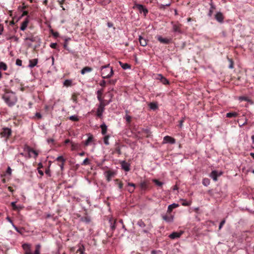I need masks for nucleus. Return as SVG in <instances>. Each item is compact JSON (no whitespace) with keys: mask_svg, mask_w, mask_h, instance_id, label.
<instances>
[{"mask_svg":"<svg viewBox=\"0 0 254 254\" xmlns=\"http://www.w3.org/2000/svg\"><path fill=\"white\" fill-rule=\"evenodd\" d=\"M2 99L6 105L11 107L14 106L17 102V97L14 92L9 90H6L2 95Z\"/></svg>","mask_w":254,"mask_h":254,"instance_id":"f257e3e1","label":"nucleus"},{"mask_svg":"<svg viewBox=\"0 0 254 254\" xmlns=\"http://www.w3.org/2000/svg\"><path fill=\"white\" fill-rule=\"evenodd\" d=\"M110 65L109 64H108L106 66H103L101 67V74L103 77V78H108L110 77L111 75V68H110L109 71L106 72V68L107 67H109Z\"/></svg>","mask_w":254,"mask_h":254,"instance_id":"f03ea898","label":"nucleus"},{"mask_svg":"<svg viewBox=\"0 0 254 254\" xmlns=\"http://www.w3.org/2000/svg\"><path fill=\"white\" fill-rule=\"evenodd\" d=\"M12 131L10 128L8 127H4L2 128V130L0 132V134L1 137H5L6 140L11 135Z\"/></svg>","mask_w":254,"mask_h":254,"instance_id":"7ed1b4c3","label":"nucleus"},{"mask_svg":"<svg viewBox=\"0 0 254 254\" xmlns=\"http://www.w3.org/2000/svg\"><path fill=\"white\" fill-rule=\"evenodd\" d=\"M133 8H136L140 13L143 12L144 16H146L148 12V10L143 5L135 3L133 6Z\"/></svg>","mask_w":254,"mask_h":254,"instance_id":"20e7f679","label":"nucleus"},{"mask_svg":"<svg viewBox=\"0 0 254 254\" xmlns=\"http://www.w3.org/2000/svg\"><path fill=\"white\" fill-rule=\"evenodd\" d=\"M171 24L173 27V31L174 32H177L179 33H182L181 26L182 24L179 23L178 22H175L174 21L171 22Z\"/></svg>","mask_w":254,"mask_h":254,"instance_id":"39448f33","label":"nucleus"},{"mask_svg":"<svg viewBox=\"0 0 254 254\" xmlns=\"http://www.w3.org/2000/svg\"><path fill=\"white\" fill-rule=\"evenodd\" d=\"M24 150L28 152L29 157H31V156L30 155V153H32L34 155V157L36 158L38 155V153L35 150H34L33 148H31L30 146L26 145L25 147Z\"/></svg>","mask_w":254,"mask_h":254,"instance_id":"423d86ee","label":"nucleus"},{"mask_svg":"<svg viewBox=\"0 0 254 254\" xmlns=\"http://www.w3.org/2000/svg\"><path fill=\"white\" fill-rule=\"evenodd\" d=\"M157 39L161 43L168 44L171 42V39L164 38L161 36L156 37Z\"/></svg>","mask_w":254,"mask_h":254,"instance_id":"0eeeda50","label":"nucleus"},{"mask_svg":"<svg viewBox=\"0 0 254 254\" xmlns=\"http://www.w3.org/2000/svg\"><path fill=\"white\" fill-rule=\"evenodd\" d=\"M106 104L104 103V101H101L100 105L97 110V116L98 117H100L102 115V112L104 110V108Z\"/></svg>","mask_w":254,"mask_h":254,"instance_id":"6e6552de","label":"nucleus"},{"mask_svg":"<svg viewBox=\"0 0 254 254\" xmlns=\"http://www.w3.org/2000/svg\"><path fill=\"white\" fill-rule=\"evenodd\" d=\"M183 233V231H180L179 232H174L169 235V238L172 239L180 238Z\"/></svg>","mask_w":254,"mask_h":254,"instance_id":"1a4fd4ad","label":"nucleus"},{"mask_svg":"<svg viewBox=\"0 0 254 254\" xmlns=\"http://www.w3.org/2000/svg\"><path fill=\"white\" fill-rule=\"evenodd\" d=\"M163 141L165 143H170L171 144H175L176 142V140L175 138L167 135L164 137Z\"/></svg>","mask_w":254,"mask_h":254,"instance_id":"9d476101","label":"nucleus"},{"mask_svg":"<svg viewBox=\"0 0 254 254\" xmlns=\"http://www.w3.org/2000/svg\"><path fill=\"white\" fill-rule=\"evenodd\" d=\"M173 216L171 213H167L163 216V219L164 220L167 222H172L173 220Z\"/></svg>","mask_w":254,"mask_h":254,"instance_id":"9b49d317","label":"nucleus"},{"mask_svg":"<svg viewBox=\"0 0 254 254\" xmlns=\"http://www.w3.org/2000/svg\"><path fill=\"white\" fill-rule=\"evenodd\" d=\"M157 79L160 80L161 82L164 85H167L169 83V80L161 74H158L157 75Z\"/></svg>","mask_w":254,"mask_h":254,"instance_id":"f8f14e48","label":"nucleus"},{"mask_svg":"<svg viewBox=\"0 0 254 254\" xmlns=\"http://www.w3.org/2000/svg\"><path fill=\"white\" fill-rule=\"evenodd\" d=\"M135 185L133 183H128L127 190L129 192L132 193L135 190Z\"/></svg>","mask_w":254,"mask_h":254,"instance_id":"ddd939ff","label":"nucleus"},{"mask_svg":"<svg viewBox=\"0 0 254 254\" xmlns=\"http://www.w3.org/2000/svg\"><path fill=\"white\" fill-rule=\"evenodd\" d=\"M122 168L125 171L128 172L130 170L129 168V164L126 162V161H122L121 163Z\"/></svg>","mask_w":254,"mask_h":254,"instance_id":"4468645a","label":"nucleus"},{"mask_svg":"<svg viewBox=\"0 0 254 254\" xmlns=\"http://www.w3.org/2000/svg\"><path fill=\"white\" fill-rule=\"evenodd\" d=\"M179 206V205L177 203H173L169 205L168 207L167 213H171L173 210Z\"/></svg>","mask_w":254,"mask_h":254,"instance_id":"2eb2a0df","label":"nucleus"},{"mask_svg":"<svg viewBox=\"0 0 254 254\" xmlns=\"http://www.w3.org/2000/svg\"><path fill=\"white\" fill-rule=\"evenodd\" d=\"M151 135V132L148 129H142L141 132L142 137H149Z\"/></svg>","mask_w":254,"mask_h":254,"instance_id":"dca6fc26","label":"nucleus"},{"mask_svg":"<svg viewBox=\"0 0 254 254\" xmlns=\"http://www.w3.org/2000/svg\"><path fill=\"white\" fill-rule=\"evenodd\" d=\"M215 18L219 22H222L224 19V16L220 12H217L215 15Z\"/></svg>","mask_w":254,"mask_h":254,"instance_id":"f3484780","label":"nucleus"},{"mask_svg":"<svg viewBox=\"0 0 254 254\" xmlns=\"http://www.w3.org/2000/svg\"><path fill=\"white\" fill-rule=\"evenodd\" d=\"M38 59H32V60H30L29 62V65L28 66L30 68H33L34 67V66H35L37 63H38Z\"/></svg>","mask_w":254,"mask_h":254,"instance_id":"a211bd4d","label":"nucleus"},{"mask_svg":"<svg viewBox=\"0 0 254 254\" xmlns=\"http://www.w3.org/2000/svg\"><path fill=\"white\" fill-rule=\"evenodd\" d=\"M139 41L140 43V45L142 47H145L147 44V40L145 38H144L141 36H139Z\"/></svg>","mask_w":254,"mask_h":254,"instance_id":"6ab92c4d","label":"nucleus"},{"mask_svg":"<svg viewBox=\"0 0 254 254\" xmlns=\"http://www.w3.org/2000/svg\"><path fill=\"white\" fill-rule=\"evenodd\" d=\"M28 23L29 20L28 19V18H26L25 20L22 23L21 25L20 26V29L22 31H24L27 27Z\"/></svg>","mask_w":254,"mask_h":254,"instance_id":"aec40b11","label":"nucleus"},{"mask_svg":"<svg viewBox=\"0 0 254 254\" xmlns=\"http://www.w3.org/2000/svg\"><path fill=\"white\" fill-rule=\"evenodd\" d=\"M115 185L120 190H122L123 187V183L119 180L116 179L114 180Z\"/></svg>","mask_w":254,"mask_h":254,"instance_id":"412c9836","label":"nucleus"},{"mask_svg":"<svg viewBox=\"0 0 254 254\" xmlns=\"http://www.w3.org/2000/svg\"><path fill=\"white\" fill-rule=\"evenodd\" d=\"M239 100L241 101H247L251 104H253V102L252 101V100L247 96H240L239 97Z\"/></svg>","mask_w":254,"mask_h":254,"instance_id":"4be33fe9","label":"nucleus"},{"mask_svg":"<svg viewBox=\"0 0 254 254\" xmlns=\"http://www.w3.org/2000/svg\"><path fill=\"white\" fill-rule=\"evenodd\" d=\"M139 185L141 189L146 190L148 188V183L146 181H141Z\"/></svg>","mask_w":254,"mask_h":254,"instance_id":"5701e85b","label":"nucleus"},{"mask_svg":"<svg viewBox=\"0 0 254 254\" xmlns=\"http://www.w3.org/2000/svg\"><path fill=\"white\" fill-rule=\"evenodd\" d=\"M92 70V68H91L89 66H85L81 70V73L82 74H84L86 73L91 72Z\"/></svg>","mask_w":254,"mask_h":254,"instance_id":"b1692460","label":"nucleus"},{"mask_svg":"<svg viewBox=\"0 0 254 254\" xmlns=\"http://www.w3.org/2000/svg\"><path fill=\"white\" fill-rule=\"evenodd\" d=\"M219 175L216 171H213L210 174V177L213 179L214 181H217V177Z\"/></svg>","mask_w":254,"mask_h":254,"instance_id":"393cba45","label":"nucleus"},{"mask_svg":"<svg viewBox=\"0 0 254 254\" xmlns=\"http://www.w3.org/2000/svg\"><path fill=\"white\" fill-rule=\"evenodd\" d=\"M119 63H120V65H121L122 67L124 69H129L131 68L130 65L127 63L124 64L121 62H119Z\"/></svg>","mask_w":254,"mask_h":254,"instance_id":"a878e982","label":"nucleus"},{"mask_svg":"<svg viewBox=\"0 0 254 254\" xmlns=\"http://www.w3.org/2000/svg\"><path fill=\"white\" fill-rule=\"evenodd\" d=\"M105 176L108 182H110L111 180V171L110 170H108V171L105 172Z\"/></svg>","mask_w":254,"mask_h":254,"instance_id":"bb28decb","label":"nucleus"},{"mask_svg":"<svg viewBox=\"0 0 254 254\" xmlns=\"http://www.w3.org/2000/svg\"><path fill=\"white\" fill-rule=\"evenodd\" d=\"M238 116V114L237 112H229L227 113L226 117L227 118H233V117H236Z\"/></svg>","mask_w":254,"mask_h":254,"instance_id":"cd10ccee","label":"nucleus"},{"mask_svg":"<svg viewBox=\"0 0 254 254\" xmlns=\"http://www.w3.org/2000/svg\"><path fill=\"white\" fill-rule=\"evenodd\" d=\"M210 8L208 13V15L211 16L213 13V10L215 9V6L212 3V2H211L210 3Z\"/></svg>","mask_w":254,"mask_h":254,"instance_id":"c85d7f7f","label":"nucleus"},{"mask_svg":"<svg viewBox=\"0 0 254 254\" xmlns=\"http://www.w3.org/2000/svg\"><path fill=\"white\" fill-rule=\"evenodd\" d=\"M11 205L14 210H19L21 208L20 206H17L16 205V202H12L11 203Z\"/></svg>","mask_w":254,"mask_h":254,"instance_id":"c756f323","label":"nucleus"},{"mask_svg":"<svg viewBox=\"0 0 254 254\" xmlns=\"http://www.w3.org/2000/svg\"><path fill=\"white\" fill-rule=\"evenodd\" d=\"M101 128L102 129V133L104 135L107 132V127L104 124L101 126Z\"/></svg>","mask_w":254,"mask_h":254,"instance_id":"7c9ffc66","label":"nucleus"},{"mask_svg":"<svg viewBox=\"0 0 254 254\" xmlns=\"http://www.w3.org/2000/svg\"><path fill=\"white\" fill-rule=\"evenodd\" d=\"M85 251V248L83 245H81L79 249L77 250L76 253H79L80 254H84V251Z\"/></svg>","mask_w":254,"mask_h":254,"instance_id":"2f4dec72","label":"nucleus"},{"mask_svg":"<svg viewBox=\"0 0 254 254\" xmlns=\"http://www.w3.org/2000/svg\"><path fill=\"white\" fill-rule=\"evenodd\" d=\"M72 85V80L70 79H66L64 82V85L66 87L71 86Z\"/></svg>","mask_w":254,"mask_h":254,"instance_id":"473e14b6","label":"nucleus"},{"mask_svg":"<svg viewBox=\"0 0 254 254\" xmlns=\"http://www.w3.org/2000/svg\"><path fill=\"white\" fill-rule=\"evenodd\" d=\"M210 181L208 178H204L202 180V184L205 186H207L210 184Z\"/></svg>","mask_w":254,"mask_h":254,"instance_id":"72a5a7b5","label":"nucleus"},{"mask_svg":"<svg viewBox=\"0 0 254 254\" xmlns=\"http://www.w3.org/2000/svg\"><path fill=\"white\" fill-rule=\"evenodd\" d=\"M68 119L72 121L75 122H77L79 120L78 117L75 115L70 116Z\"/></svg>","mask_w":254,"mask_h":254,"instance_id":"f704fd0d","label":"nucleus"},{"mask_svg":"<svg viewBox=\"0 0 254 254\" xmlns=\"http://www.w3.org/2000/svg\"><path fill=\"white\" fill-rule=\"evenodd\" d=\"M7 68L6 64L0 62V69H2L3 70H6Z\"/></svg>","mask_w":254,"mask_h":254,"instance_id":"c9c22d12","label":"nucleus"},{"mask_svg":"<svg viewBox=\"0 0 254 254\" xmlns=\"http://www.w3.org/2000/svg\"><path fill=\"white\" fill-rule=\"evenodd\" d=\"M93 137L92 135L89 136L88 138H87V139L85 141V145L86 146L88 145L89 144V143L93 141Z\"/></svg>","mask_w":254,"mask_h":254,"instance_id":"e433bc0d","label":"nucleus"},{"mask_svg":"<svg viewBox=\"0 0 254 254\" xmlns=\"http://www.w3.org/2000/svg\"><path fill=\"white\" fill-rule=\"evenodd\" d=\"M97 98H98V100L100 102L103 101L101 98V96L102 94V90H98L97 92Z\"/></svg>","mask_w":254,"mask_h":254,"instance_id":"4c0bfd02","label":"nucleus"},{"mask_svg":"<svg viewBox=\"0 0 254 254\" xmlns=\"http://www.w3.org/2000/svg\"><path fill=\"white\" fill-rule=\"evenodd\" d=\"M22 247L24 250L26 251H30V245L28 244H24L22 245Z\"/></svg>","mask_w":254,"mask_h":254,"instance_id":"58836bf2","label":"nucleus"},{"mask_svg":"<svg viewBox=\"0 0 254 254\" xmlns=\"http://www.w3.org/2000/svg\"><path fill=\"white\" fill-rule=\"evenodd\" d=\"M110 138V135H106L104 137V142L106 145H109L110 143L109 142V139Z\"/></svg>","mask_w":254,"mask_h":254,"instance_id":"ea45409f","label":"nucleus"},{"mask_svg":"<svg viewBox=\"0 0 254 254\" xmlns=\"http://www.w3.org/2000/svg\"><path fill=\"white\" fill-rule=\"evenodd\" d=\"M149 107L152 110H155L158 108L157 104L155 103H151L149 104Z\"/></svg>","mask_w":254,"mask_h":254,"instance_id":"a19ab883","label":"nucleus"},{"mask_svg":"<svg viewBox=\"0 0 254 254\" xmlns=\"http://www.w3.org/2000/svg\"><path fill=\"white\" fill-rule=\"evenodd\" d=\"M56 160L59 162H60L61 163H63V162H65V159H64V158L63 157V156H59Z\"/></svg>","mask_w":254,"mask_h":254,"instance_id":"79ce46f5","label":"nucleus"},{"mask_svg":"<svg viewBox=\"0 0 254 254\" xmlns=\"http://www.w3.org/2000/svg\"><path fill=\"white\" fill-rule=\"evenodd\" d=\"M153 182H154L156 185L157 186H162V185H163V183H162L161 182H160L159 181H158V180L157 179H153Z\"/></svg>","mask_w":254,"mask_h":254,"instance_id":"37998d69","label":"nucleus"},{"mask_svg":"<svg viewBox=\"0 0 254 254\" xmlns=\"http://www.w3.org/2000/svg\"><path fill=\"white\" fill-rule=\"evenodd\" d=\"M40 247H41V246L40 245H37L36 246V249H35V251L34 252V254H40Z\"/></svg>","mask_w":254,"mask_h":254,"instance_id":"c03bdc74","label":"nucleus"},{"mask_svg":"<svg viewBox=\"0 0 254 254\" xmlns=\"http://www.w3.org/2000/svg\"><path fill=\"white\" fill-rule=\"evenodd\" d=\"M71 150H74L77 149L78 147V145L77 143H74L73 142H71Z\"/></svg>","mask_w":254,"mask_h":254,"instance_id":"a18cd8bd","label":"nucleus"},{"mask_svg":"<svg viewBox=\"0 0 254 254\" xmlns=\"http://www.w3.org/2000/svg\"><path fill=\"white\" fill-rule=\"evenodd\" d=\"M43 166L41 164L39 165V167L38 168V171L39 174H40L41 176H43L44 175V172L42 170H41V168H42Z\"/></svg>","mask_w":254,"mask_h":254,"instance_id":"49530a36","label":"nucleus"},{"mask_svg":"<svg viewBox=\"0 0 254 254\" xmlns=\"http://www.w3.org/2000/svg\"><path fill=\"white\" fill-rule=\"evenodd\" d=\"M137 225L140 227L143 228L145 226L144 222L142 220H139L137 222Z\"/></svg>","mask_w":254,"mask_h":254,"instance_id":"de8ad7c7","label":"nucleus"},{"mask_svg":"<svg viewBox=\"0 0 254 254\" xmlns=\"http://www.w3.org/2000/svg\"><path fill=\"white\" fill-rule=\"evenodd\" d=\"M25 40L26 41L29 40L31 42H35L36 41L35 38L33 36L26 37Z\"/></svg>","mask_w":254,"mask_h":254,"instance_id":"09e8293b","label":"nucleus"},{"mask_svg":"<svg viewBox=\"0 0 254 254\" xmlns=\"http://www.w3.org/2000/svg\"><path fill=\"white\" fill-rule=\"evenodd\" d=\"M82 221L86 223H89L91 221L90 218L89 217L86 216L82 218Z\"/></svg>","mask_w":254,"mask_h":254,"instance_id":"8fccbe9b","label":"nucleus"},{"mask_svg":"<svg viewBox=\"0 0 254 254\" xmlns=\"http://www.w3.org/2000/svg\"><path fill=\"white\" fill-rule=\"evenodd\" d=\"M77 95L76 94L74 93L72 95V96H71V99L72 100V101L74 102H77Z\"/></svg>","mask_w":254,"mask_h":254,"instance_id":"3c124183","label":"nucleus"},{"mask_svg":"<svg viewBox=\"0 0 254 254\" xmlns=\"http://www.w3.org/2000/svg\"><path fill=\"white\" fill-rule=\"evenodd\" d=\"M89 163V160L88 158H87L84 160V161L82 163L81 165H86L88 164Z\"/></svg>","mask_w":254,"mask_h":254,"instance_id":"603ef678","label":"nucleus"},{"mask_svg":"<svg viewBox=\"0 0 254 254\" xmlns=\"http://www.w3.org/2000/svg\"><path fill=\"white\" fill-rule=\"evenodd\" d=\"M225 223V219H223L220 223V225H219V229L220 230L222 227H223V226L224 225V224Z\"/></svg>","mask_w":254,"mask_h":254,"instance_id":"864d4df0","label":"nucleus"},{"mask_svg":"<svg viewBox=\"0 0 254 254\" xmlns=\"http://www.w3.org/2000/svg\"><path fill=\"white\" fill-rule=\"evenodd\" d=\"M16 64L18 66H21L22 65V61L20 59H17L16 61Z\"/></svg>","mask_w":254,"mask_h":254,"instance_id":"5fc2aeb1","label":"nucleus"},{"mask_svg":"<svg viewBox=\"0 0 254 254\" xmlns=\"http://www.w3.org/2000/svg\"><path fill=\"white\" fill-rule=\"evenodd\" d=\"M50 47L53 49H56L57 47V44L56 43H52L50 44Z\"/></svg>","mask_w":254,"mask_h":254,"instance_id":"6e6d98bb","label":"nucleus"},{"mask_svg":"<svg viewBox=\"0 0 254 254\" xmlns=\"http://www.w3.org/2000/svg\"><path fill=\"white\" fill-rule=\"evenodd\" d=\"M170 3L166 4V5L161 4L160 6V8L164 9L165 8L166 6H170Z\"/></svg>","mask_w":254,"mask_h":254,"instance_id":"4d7b16f0","label":"nucleus"},{"mask_svg":"<svg viewBox=\"0 0 254 254\" xmlns=\"http://www.w3.org/2000/svg\"><path fill=\"white\" fill-rule=\"evenodd\" d=\"M126 120L128 123H130L131 120V117L129 116H127L126 117Z\"/></svg>","mask_w":254,"mask_h":254,"instance_id":"13d9d810","label":"nucleus"},{"mask_svg":"<svg viewBox=\"0 0 254 254\" xmlns=\"http://www.w3.org/2000/svg\"><path fill=\"white\" fill-rule=\"evenodd\" d=\"M229 62H230V64L229 65L230 68H233V62L232 59H229Z\"/></svg>","mask_w":254,"mask_h":254,"instance_id":"bf43d9fd","label":"nucleus"},{"mask_svg":"<svg viewBox=\"0 0 254 254\" xmlns=\"http://www.w3.org/2000/svg\"><path fill=\"white\" fill-rule=\"evenodd\" d=\"M182 205L184 206H189L190 205V203L184 200V202L182 203Z\"/></svg>","mask_w":254,"mask_h":254,"instance_id":"052dcab7","label":"nucleus"},{"mask_svg":"<svg viewBox=\"0 0 254 254\" xmlns=\"http://www.w3.org/2000/svg\"><path fill=\"white\" fill-rule=\"evenodd\" d=\"M64 47L65 50H66L68 51H69L67 47V43L66 42V41L65 42L64 44Z\"/></svg>","mask_w":254,"mask_h":254,"instance_id":"680f3d73","label":"nucleus"},{"mask_svg":"<svg viewBox=\"0 0 254 254\" xmlns=\"http://www.w3.org/2000/svg\"><path fill=\"white\" fill-rule=\"evenodd\" d=\"M53 35L55 37H58L59 36V33L58 32H53Z\"/></svg>","mask_w":254,"mask_h":254,"instance_id":"e2e57ef3","label":"nucleus"},{"mask_svg":"<svg viewBox=\"0 0 254 254\" xmlns=\"http://www.w3.org/2000/svg\"><path fill=\"white\" fill-rule=\"evenodd\" d=\"M115 152L118 153L119 154H121L120 149L119 148H117L116 149L115 151L114 152H112V154L114 153Z\"/></svg>","mask_w":254,"mask_h":254,"instance_id":"0e129e2a","label":"nucleus"},{"mask_svg":"<svg viewBox=\"0 0 254 254\" xmlns=\"http://www.w3.org/2000/svg\"><path fill=\"white\" fill-rule=\"evenodd\" d=\"M11 173V169H10V168L9 167H8L7 169V171H6V173L8 174H10Z\"/></svg>","mask_w":254,"mask_h":254,"instance_id":"69168bd1","label":"nucleus"},{"mask_svg":"<svg viewBox=\"0 0 254 254\" xmlns=\"http://www.w3.org/2000/svg\"><path fill=\"white\" fill-rule=\"evenodd\" d=\"M151 254H161L160 252H156L155 251H152L151 252Z\"/></svg>","mask_w":254,"mask_h":254,"instance_id":"338daca9","label":"nucleus"},{"mask_svg":"<svg viewBox=\"0 0 254 254\" xmlns=\"http://www.w3.org/2000/svg\"><path fill=\"white\" fill-rule=\"evenodd\" d=\"M106 85V81L105 80H102L101 82H100V85L102 86H105Z\"/></svg>","mask_w":254,"mask_h":254,"instance_id":"774afa93","label":"nucleus"}]
</instances>
